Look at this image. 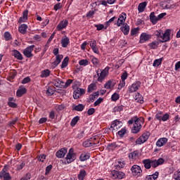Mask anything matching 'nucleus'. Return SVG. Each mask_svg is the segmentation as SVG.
<instances>
[{
  "instance_id": "obj_25",
  "label": "nucleus",
  "mask_w": 180,
  "mask_h": 180,
  "mask_svg": "<svg viewBox=\"0 0 180 180\" xmlns=\"http://www.w3.org/2000/svg\"><path fill=\"white\" fill-rule=\"evenodd\" d=\"M121 32L125 35L127 36L130 32V26L127 25V23H125L123 25L122 27H120Z\"/></svg>"
},
{
  "instance_id": "obj_36",
  "label": "nucleus",
  "mask_w": 180,
  "mask_h": 180,
  "mask_svg": "<svg viewBox=\"0 0 180 180\" xmlns=\"http://www.w3.org/2000/svg\"><path fill=\"white\" fill-rule=\"evenodd\" d=\"M60 43L62 46H68L70 44V38L67 36L62 37Z\"/></svg>"
},
{
  "instance_id": "obj_26",
  "label": "nucleus",
  "mask_w": 180,
  "mask_h": 180,
  "mask_svg": "<svg viewBox=\"0 0 180 180\" xmlns=\"http://www.w3.org/2000/svg\"><path fill=\"white\" fill-rule=\"evenodd\" d=\"M51 75V71L49 69H45L41 72L40 77L41 78H49Z\"/></svg>"
},
{
  "instance_id": "obj_43",
  "label": "nucleus",
  "mask_w": 180,
  "mask_h": 180,
  "mask_svg": "<svg viewBox=\"0 0 180 180\" xmlns=\"http://www.w3.org/2000/svg\"><path fill=\"white\" fill-rule=\"evenodd\" d=\"M83 147H93L92 146V141L90 139H88L87 140L84 141L82 143Z\"/></svg>"
},
{
  "instance_id": "obj_57",
  "label": "nucleus",
  "mask_w": 180,
  "mask_h": 180,
  "mask_svg": "<svg viewBox=\"0 0 180 180\" xmlns=\"http://www.w3.org/2000/svg\"><path fill=\"white\" fill-rule=\"evenodd\" d=\"M95 88H96V85L95 84H91L88 87V92H93V91H95Z\"/></svg>"
},
{
  "instance_id": "obj_22",
  "label": "nucleus",
  "mask_w": 180,
  "mask_h": 180,
  "mask_svg": "<svg viewBox=\"0 0 180 180\" xmlns=\"http://www.w3.org/2000/svg\"><path fill=\"white\" fill-rule=\"evenodd\" d=\"M149 19L152 25H157L158 23V17L155 16V13L154 12L150 13Z\"/></svg>"
},
{
  "instance_id": "obj_10",
  "label": "nucleus",
  "mask_w": 180,
  "mask_h": 180,
  "mask_svg": "<svg viewBox=\"0 0 180 180\" xmlns=\"http://www.w3.org/2000/svg\"><path fill=\"white\" fill-rule=\"evenodd\" d=\"M111 176L113 179H123V178H124V173H123V172L114 170L111 172Z\"/></svg>"
},
{
  "instance_id": "obj_14",
  "label": "nucleus",
  "mask_w": 180,
  "mask_h": 180,
  "mask_svg": "<svg viewBox=\"0 0 180 180\" xmlns=\"http://www.w3.org/2000/svg\"><path fill=\"white\" fill-rule=\"evenodd\" d=\"M164 159L159 158L157 160H150V167L153 168H157L159 165H162L164 164Z\"/></svg>"
},
{
  "instance_id": "obj_45",
  "label": "nucleus",
  "mask_w": 180,
  "mask_h": 180,
  "mask_svg": "<svg viewBox=\"0 0 180 180\" xmlns=\"http://www.w3.org/2000/svg\"><path fill=\"white\" fill-rule=\"evenodd\" d=\"M26 165V162L25 161H22L18 165H16V169L17 171H22L23 168H25V166Z\"/></svg>"
},
{
  "instance_id": "obj_6",
  "label": "nucleus",
  "mask_w": 180,
  "mask_h": 180,
  "mask_svg": "<svg viewBox=\"0 0 180 180\" xmlns=\"http://www.w3.org/2000/svg\"><path fill=\"white\" fill-rule=\"evenodd\" d=\"M131 171L133 176H141V174H143V170L141 167L137 165H134L131 167Z\"/></svg>"
},
{
  "instance_id": "obj_58",
  "label": "nucleus",
  "mask_w": 180,
  "mask_h": 180,
  "mask_svg": "<svg viewBox=\"0 0 180 180\" xmlns=\"http://www.w3.org/2000/svg\"><path fill=\"white\" fill-rule=\"evenodd\" d=\"M91 62L93 63L94 65H98L99 64V60L94 56L91 57Z\"/></svg>"
},
{
  "instance_id": "obj_35",
  "label": "nucleus",
  "mask_w": 180,
  "mask_h": 180,
  "mask_svg": "<svg viewBox=\"0 0 180 180\" xmlns=\"http://www.w3.org/2000/svg\"><path fill=\"white\" fill-rule=\"evenodd\" d=\"M86 176V171H85V169H81L77 178L79 180H84L85 179V177Z\"/></svg>"
},
{
  "instance_id": "obj_31",
  "label": "nucleus",
  "mask_w": 180,
  "mask_h": 180,
  "mask_svg": "<svg viewBox=\"0 0 180 180\" xmlns=\"http://www.w3.org/2000/svg\"><path fill=\"white\" fill-rule=\"evenodd\" d=\"M90 140L92 141L93 147H99V138L98 136L91 137Z\"/></svg>"
},
{
  "instance_id": "obj_2",
  "label": "nucleus",
  "mask_w": 180,
  "mask_h": 180,
  "mask_svg": "<svg viewBox=\"0 0 180 180\" xmlns=\"http://www.w3.org/2000/svg\"><path fill=\"white\" fill-rule=\"evenodd\" d=\"M143 124H144V117H134V126L132 127V133H134L136 134V133H139L140 130H141V127H143Z\"/></svg>"
},
{
  "instance_id": "obj_15",
  "label": "nucleus",
  "mask_w": 180,
  "mask_h": 180,
  "mask_svg": "<svg viewBox=\"0 0 180 180\" xmlns=\"http://www.w3.org/2000/svg\"><path fill=\"white\" fill-rule=\"evenodd\" d=\"M150 39H151L150 34H148L146 32H143L142 34H141L139 43L143 44V43H146V41H148V40H150Z\"/></svg>"
},
{
  "instance_id": "obj_5",
  "label": "nucleus",
  "mask_w": 180,
  "mask_h": 180,
  "mask_svg": "<svg viewBox=\"0 0 180 180\" xmlns=\"http://www.w3.org/2000/svg\"><path fill=\"white\" fill-rule=\"evenodd\" d=\"M0 179L12 180V176H11V174L8 172V166H4L2 170L0 172Z\"/></svg>"
},
{
  "instance_id": "obj_48",
  "label": "nucleus",
  "mask_w": 180,
  "mask_h": 180,
  "mask_svg": "<svg viewBox=\"0 0 180 180\" xmlns=\"http://www.w3.org/2000/svg\"><path fill=\"white\" fill-rule=\"evenodd\" d=\"M69 60H70V58H68V56H66L62 62L61 68H65V67L68 65Z\"/></svg>"
},
{
  "instance_id": "obj_50",
  "label": "nucleus",
  "mask_w": 180,
  "mask_h": 180,
  "mask_svg": "<svg viewBox=\"0 0 180 180\" xmlns=\"http://www.w3.org/2000/svg\"><path fill=\"white\" fill-rule=\"evenodd\" d=\"M124 86H126V80H120L117 89L120 91L122 88H124Z\"/></svg>"
},
{
  "instance_id": "obj_38",
  "label": "nucleus",
  "mask_w": 180,
  "mask_h": 180,
  "mask_svg": "<svg viewBox=\"0 0 180 180\" xmlns=\"http://www.w3.org/2000/svg\"><path fill=\"white\" fill-rule=\"evenodd\" d=\"M158 175H160V173L158 172H155L153 174L147 176L146 179V180H155L157 178H158Z\"/></svg>"
},
{
  "instance_id": "obj_47",
  "label": "nucleus",
  "mask_w": 180,
  "mask_h": 180,
  "mask_svg": "<svg viewBox=\"0 0 180 180\" xmlns=\"http://www.w3.org/2000/svg\"><path fill=\"white\" fill-rule=\"evenodd\" d=\"M79 120V116H76L70 122V126L72 127H74L75 126V124H77V123H78V121Z\"/></svg>"
},
{
  "instance_id": "obj_41",
  "label": "nucleus",
  "mask_w": 180,
  "mask_h": 180,
  "mask_svg": "<svg viewBox=\"0 0 180 180\" xmlns=\"http://www.w3.org/2000/svg\"><path fill=\"white\" fill-rule=\"evenodd\" d=\"M73 109L77 112H82L83 110L85 109V105H84V104H79L77 105H75Z\"/></svg>"
},
{
  "instance_id": "obj_59",
  "label": "nucleus",
  "mask_w": 180,
  "mask_h": 180,
  "mask_svg": "<svg viewBox=\"0 0 180 180\" xmlns=\"http://www.w3.org/2000/svg\"><path fill=\"white\" fill-rule=\"evenodd\" d=\"M104 88H105V89H110V88H112V80L108 81L105 83Z\"/></svg>"
},
{
  "instance_id": "obj_12",
  "label": "nucleus",
  "mask_w": 180,
  "mask_h": 180,
  "mask_svg": "<svg viewBox=\"0 0 180 180\" xmlns=\"http://www.w3.org/2000/svg\"><path fill=\"white\" fill-rule=\"evenodd\" d=\"M33 47H34V46H27L25 49L23 50L22 51V54L27 57V58H30L32 57H33Z\"/></svg>"
},
{
  "instance_id": "obj_63",
  "label": "nucleus",
  "mask_w": 180,
  "mask_h": 180,
  "mask_svg": "<svg viewBox=\"0 0 180 180\" xmlns=\"http://www.w3.org/2000/svg\"><path fill=\"white\" fill-rule=\"evenodd\" d=\"M139 33V28H134L131 30V35L134 36Z\"/></svg>"
},
{
  "instance_id": "obj_42",
  "label": "nucleus",
  "mask_w": 180,
  "mask_h": 180,
  "mask_svg": "<svg viewBox=\"0 0 180 180\" xmlns=\"http://www.w3.org/2000/svg\"><path fill=\"white\" fill-rule=\"evenodd\" d=\"M98 96L99 92H94L93 94L90 95L89 98V102H94Z\"/></svg>"
},
{
  "instance_id": "obj_4",
  "label": "nucleus",
  "mask_w": 180,
  "mask_h": 180,
  "mask_svg": "<svg viewBox=\"0 0 180 180\" xmlns=\"http://www.w3.org/2000/svg\"><path fill=\"white\" fill-rule=\"evenodd\" d=\"M155 119H156V120H158L159 122H167V120L169 119V114H164V112L158 111L155 115Z\"/></svg>"
},
{
  "instance_id": "obj_44",
  "label": "nucleus",
  "mask_w": 180,
  "mask_h": 180,
  "mask_svg": "<svg viewBox=\"0 0 180 180\" xmlns=\"http://www.w3.org/2000/svg\"><path fill=\"white\" fill-rule=\"evenodd\" d=\"M4 38L6 41H9V40H12V34L9 32H5L4 33Z\"/></svg>"
},
{
  "instance_id": "obj_20",
  "label": "nucleus",
  "mask_w": 180,
  "mask_h": 180,
  "mask_svg": "<svg viewBox=\"0 0 180 180\" xmlns=\"http://www.w3.org/2000/svg\"><path fill=\"white\" fill-rule=\"evenodd\" d=\"M26 92H27V89H26V87L20 86L17 90L16 95L17 96L20 98L21 96H23V95H25Z\"/></svg>"
},
{
  "instance_id": "obj_55",
  "label": "nucleus",
  "mask_w": 180,
  "mask_h": 180,
  "mask_svg": "<svg viewBox=\"0 0 180 180\" xmlns=\"http://www.w3.org/2000/svg\"><path fill=\"white\" fill-rule=\"evenodd\" d=\"M89 63V62H88V60H86V59H82V60L79 61V65H83L84 67L88 65Z\"/></svg>"
},
{
  "instance_id": "obj_40",
  "label": "nucleus",
  "mask_w": 180,
  "mask_h": 180,
  "mask_svg": "<svg viewBox=\"0 0 180 180\" xmlns=\"http://www.w3.org/2000/svg\"><path fill=\"white\" fill-rule=\"evenodd\" d=\"M54 92H56V89H54L53 86H48L46 89V95H49V96H51V95H54Z\"/></svg>"
},
{
  "instance_id": "obj_64",
  "label": "nucleus",
  "mask_w": 180,
  "mask_h": 180,
  "mask_svg": "<svg viewBox=\"0 0 180 180\" xmlns=\"http://www.w3.org/2000/svg\"><path fill=\"white\" fill-rule=\"evenodd\" d=\"M31 178V175L29 173H27L25 176H24L22 178H21L20 180H29Z\"/></svg>"
},
{
  "instance_id": "obj_32",
  "label": "nucleus",
  "mask_w": 180,
  "mask_h": 180,
  "mask_svg": "<svg viewBox=\"0 0 180 180\" xmlns=\"http://www.w3.org/2000/svg\"><path fill=\"white\" fill-rule=\"evenodd\" d=\"M91 158V155L89 153H83L79 156L80 161H86Z\"/></svg>"
},
{
  "instance_id": "obj_17",
  "label": "nucleus",
  "mask_w": 180,
  "mask_h": 180,
  "mask_svg": "<svg viewBox=\"0 0 180 180\" xmlns=\"http://www.w3.org/2000/svg\"><path fill=\"white\" fill-rule=\"evenodd\" d=\"M11 56L16 58V60H19V61H22L23 60V55L19 52V51L14 49L11 51Z\"/></svg>"
},
{
  "instance_id": "obj_19",
  "label": "nucleus",
  "mask_w": 180,
  "mask_h": 180,
  "mask_svg": "<svg viewBox=\"0 0 180 180\" xmlns=\"http://www.w3.org/2000/svg\"><path fill=\"white\" fill-rule=\"evenodd\" d=\"M68 26V20H63L59 22L57 25L56 29L58 30H63V29H65Z\"/></svg>"
},
{
  "instance_id": "obj_60",
  "label": "nucleus",
  "mask_w": 180,
  "mask_h": 180,
  "mask_svg": "<svg viewBox=\"0 0 180 180\" xmlns=\"http://www.w3.org/2000/svg\"><path fill=\"white\" fill-rule=\"evenodd\" d=\"M7 105L9 106V108H18V104H16V103L15 102H8Z\"/></svg>"
},
{
  "instance_id": "obj_61",
  "label": "nucleus",
  "mask_w": 180,
  "mask_h": 180,
  "mask_svg": "<svg viewBox=\"0 0 180 180\" xmlns=\"http://www.w3.org/2000/svg\"><path fill=\"white\" fill-rule=\"evenodd\" d=\"M30 81H31L30 77H27L22 80L21 84H29Z\"/></svg>"
},
{
  "instance_id": "obj_46",
  "label": "nucleus",
  "mask_w": 180,
  "mask_h": 180,
  "mask_svg": "<svg viewBox=\"0 0 180 180\" xmlns=\"http://www.w3.org/2000/svg\"><path fill=\"white\" fill-rule=\"evenodd\" d=\"M161 64H162V58L155 59L153 63V67H159V65H161Z\"/></svg>"
},
{
  "instance_id": "obj_34",
  "label": "nucleus",
  "mask_w": 180,
  "mask_h": 180,
  "mask_svg": "<svg viewBox=\"0 0 180 180\" xmlns=\"http://www.w3.org/2000/svg\"><path fill=\"white\" fill-rule=\"evenodd\" d=\"M135 101L138 103H144V98L140 93H137L135 96Z\"/></svg>"
},
{
  "instance_id": "obj_24",
  "label": "nucleus",
  "mask_w": 180,
  "mask_h": 180,
  "mask_svg": "<svg viewBox=\"0 0 180 180\" xmlns=\"http://www.w3.org/2000/svg\"><path fill=\"white\" fill-rule=\"evenodd\" d=\"M67 154V149L65 148H61L60 150H58L56 153V155L58 158H63Z\"/></svg>"
},
{
  "instance_id": "obj_11",
  "label": "nucleus",
  "mask_w": 180,
  "mask_h": 180,
  "mask_svg": "<svg viewBox=\"0 0 180 180\" xmlns=\"http://www.w3.org/2000/svg\"><path fill=\"white\" fill-rule=\"evenodd\" d=\"M75 153H74V150L72 149H70L69 153L67 154L65 158L66 162L68 164H71L72 161H75Z\"/></svg>"
},
{
  "instance_id": "obj_29",
  "label": "nucleus",
  "mask_w": 180,
  "mask_h": 180,
  "mask_svg": "<svg viewBox=\"0 0 180 180\" xmlns=\"http://www.w3.org/2000/svg\"><path fill=\"white\" fill-rule=\"evenodd\" d=\"M139 154H140L139 150H134L129 154V158L136 161L139 158Z\"/></svg>"
},
{
  "instance_id": "obj_33",
  "label": "nucleus",
  "mask_w": 180,
  "mask_h": 180,
  "mask_svg": "<svg viewBox=\"0 0 180 180\" xmlns=\"http://www.w3.org/2000/svg\"><path fill=\"white\" fill-rule=\"evenodd\" d=\"M146 169H150L151 168V159H145L142 161Z\"/></svg>"
},
{
  "instance_id": "obj_27",
  "label": "nucleus",
  "mask_w": 180,
  "mask_h": 180,
  "mask_svg": "<svg viewBox=\"0 0 180 180\" xmlns=\"http://www.w3.org/2000/svg\"><path fill=\"white\" fill-rule=\"evenodd\" d=\"M27 25L26 24H21L18 27V32L21 33V34H26L27 33Z\"/></svg>"
},
{
  "instance_id": "obj_52",
  "label": "nucleus",
  "mask_w": 180,
  "mask_h": 180,
  "mask_svg": "<svg viewBox=\"0 0 180 180\" xmlns=\"http://www.w3.org/2000/svg\"><path fill=\"white\" fill-rule=\"evenodd\" d=\"M119 94L117 93H114L112 96H111V100L113 101V102H116V101H119Z\"/></svg>"
},
{
  "instance_id": "obj_21",
  "label": "nucleus",
  "mask_w": 180,
  "mask_h": 180,
  "mask_svg": "<svg viewBox=\"0 0 180 180\" xmlns=\"http://www.w3.org/2000/svg\"><path fill=\"white\" fill-rule=\"evenodd\" d=\"M52 84L56 88H63L64 86V82L61 81L59 78L53 79Z\"/></svg>"
},
{
  "instance_id": "obj_53",
  "label": "nucleus",
  "mask_w": 180,
  "mask_h": 180,
  "mask_svg": "<svg viewBox=\"0 0 180 180\" xmlns=\"http://www.w3.org/2000/svg\"><path fill=\"white\" fill-rule=\"evenodd\" d=\"M128 77H129V74L127 73V72L124 71L121 75V80L126 81Z\"/></svg>"
},
{
  "instance_id": "obj_16",
  "label": "nucleus",
  "mask_w": 180,
  "mask_h": 180,
  "mask_svg": "<svg viewBox=\"0 0 180 180\" xmlns=\"http://www.w3.org/2000/svg\"><path fill=\"white\" fill-rule=\"evenodd\" d=\"M123 126V122L119 121V120H115L112 122L110 130H115V129H120Z\"/></svg>"
},
{
  "instance_id": "obj_13",
  "label": "nucleus",
  "mask_w": 180,
  "mask_h": 180,
  "mask_svg": "<svg viewBox=\"0 0 180 180\" xmlns=\"http://www.w3.org/2000/svg\"><path fill=\"white\" fill-rule=\"evenodd\" d=\"M84 94H85V90L84 89L77 88V89L74 91L73 98L74 99H79Z\"/></svg>"
},
{
  "instance_id": "obj_51",
  "label": "nucleus",
  "mask_w": 180,
  "mask_h": 180,
  "mask_svg": "<svg viewBox=\"0 0 180 180\" xmlns=\"http://www.w3.org/2000/svg\"><path fill=\"white\" fill-rule=\"evenodd\" d=\"M124 109V105H118L114 108L115 112H123Z\"/></svg>"
},
{
  "instance_id": "obj_28",
  "label": "nucleus",
  "mask_w": 180,
  "mask_h": 180,
  "mask_svg": "<svg viewBox=\"0 0 180 180\" xmlns=\"http://www.w3.org/2000/svg\"><path fill=\"white\" fill-rule=\"evenodd\" d=\"M146 7H147V1H143V2L140 3L138 6L139 13H142V12H144Z\"/></svg>"
},
{
  "instance_id": "obj_56",
  "label": "nucleus",
  "mask_w": 180,
  "mask_h": 180,
  "mask_svg": "<svg viewBox=\"0 0 180 180\" xmlns=\"http://www.w3.org/2000/svg\"><path fill=\"white\" fill-rule=\"evenodd\" d=\"M173 178L175 180H180V171H176L173 175Z\"/></svg>"
},
{
  "instance_id": "obj_7",
  "label": "nucleus",
  "mask_w": 180,
  "mask_h": 180,
  "mask_svg": "<svg viewBox=\"0 0 180 180\" xmlns=\"http://www.w3.org/2000/svg\"><path fill=\"white\" fill-rule=\"evenodd\" d=\"M149 137H150V132H145L139 138H138L136 140V144H139V145L143 144L146 143L147 140H148Z\"/></svg>"
},
{
  "instance_id": "obj_54",
  "label": "nucleus",
  "mask_w": 180,
  "mask_h": 180,
  "mask_svg": "<svg viewBox=\"0 0 180 180\" xmlns=\"http://www.w3.org/2000/svg\"><path fill=\"white\" fill-rule=\"evenodd\" d=\"M94 27H96V30H105V25L103 24H96L94 25Z\"/></svg>"
},
{
  "instance_id": "obj_1",
  "label": "nucleus",
  "mask_w": 180,
  "mask_h": 180,
  "mask_svg": "<svg viewBox=\"0 0 180 180\" xmlns=\"http://www.w3.org/2000/svg\"><path fill=\"white\" fill-rule=\"evenodd\" d=\"M155 36L158 37V39H161L160 41L161 43H167V41H169L171 30H167L164 33H162V31L156 30Z\"/></svg>"
},
{
  "instance_id": "obj_30",
  "label": "nucleus",
  "mask_w": 180,
  "mask_h": 180,
  "mask_svg": "<svg viewBox=\"0 0 180 180\" xmlns=\"http://www.w3.org/2000/svg\"><path fill=\"white\" fill-rule=\"evenodd\" d=\"M124 165H126L124 161L122 159H119L117 162V165H115V169H122V168H124Z\"/></svg>"
},
{
  "instance_id": "obj_62",
  "label": "nucleus",
  "mask_w": 180,
  "mask_h": 180,
  "mask_svg": "<svg viewBox=\"0 0 180 180\" xmlns=\"http://www.w3.org/2000/svg\"><path fill=\"white\" fill-rule=\"evenodd\" d=\"M91 49L94 53H96V54H99V49L98 48V46H91Z\"/></svg>"
},
{
  "instance_id": "obj_49",
  "label": "nucleus",
  "mask_w": 180,
  "mask_h": 180,
  "mask_svg": "<svg viewBox=\"0 0 180 180\" xmlns=\"http://www.w3.org/2000/svg\"><path fill=\"white\" fill-rule=\"evenodd\" d=\"M126 133H127V129H126V127H124L117 132V134L120 136V137H124V134Z\"/></svg>"
},
{
  "instance_id": "obj_18",
  "label": "nucleus",
  "mask_w": 180,
  "mask_h": 180,
  "mask_svg": "<svg viewBox=\"0 0 180 180\" xmlns=\"http://www.w3.org/2000/svg\"><path fill=\"white\" fill-rule=\"evenodd\" d=\"M28 15H29V11L28 10H25L22 13V16L20 17L18 20V23H25L26 20L28 19Z\"/></svg>"
},
{
  "instance_id": "obj_3",
  "label": "nucleus",
  "mask_w": 180,
  "mask_h": 180,
  "mask_svg": "<svg viewBox=\"0 0 180 180\" xmlns=\"http://www.w3.org/2000/svg\"><path fill=\"white\" fill-rule=\"evenodd\" d=\"M109 70H110V68L106 67L105 69L101 70V73H99V70L96 71L97 72V81L98 82H103V80L106 77L109 75Z\"/></svg>"
},
{
  "instance_id": "obj_39",
  "label": "nucleus",
  "mask_w": 180,
  "mask_h": 180,
  "mask_svg": "<svg viewBox=\"0 0 180 180\" xmlns=\"http://www.w3.org/2000/svg\"><path fill=\"white\" fill-rule=\"evenodd\" d=\"M82 46H96V41L94 39H90L89 41H84L82 44Z\"/></svg>"
},
{
  "instance_id": "obj_8",
  "label": "nucleus",
  "mask_w": 180,
  "mask_h": 180,
  "mask_svg": "<svg viewBox=\"0 0 180 180\" xmlns=\"http://www.w3.org/2000/svg\"><path fill=\"white\" fill-rule=\"evenodd\" d=\"M141 86V82H135L131 86L128 87V92L129 94H133V92H136L139 91V89Z\"/></svg>"
},
{
  "instance_id": "obj_37",
  "label": "nucleus",
  "mask_w": 180,
  "mask_h": 180,
  "mask_svg": "<svg viewBox=\"0 0 180 180\" xmlns=\"http://www.w3.org/2000/svg\"><path fill=\"white\" fill-rule=\"evenodd\" d=\"M63 55H57L55 61L53 63V65H55V67H57L60 63H61V60H63Z\"/></svg>"
},
{
  "instance_id": "obj_9",
  "label": "nucleus",
  "mask_w": 180,
  "mask_h": 180,
  "mask_svg": "<svg viewBox=\"0 0 180 180\" xmlns=\"http://www.w3.org/2000/svg\"><path fill=\"white\" fill-rule=\"evenodd\" d=\"M127 18V15L126 14V13H122L120 15L119 18L117 19V26L118 27H120V26H122V25H124L125 22H126V19Z\"/></svg>"
},
{
  "instance_id": "obj_23",
  "label": "nucleus",
  "mask_w": 180,
  "mask_h": 180,
  "mask_svg": "<svg viewBox=\"0 0 180 180\" xmlns=\"http://www.w3.org/2000/svg\"><path fill=\"white\" fill-rule=\"evenodd\" d=\"M168 143V139L167 138H160L156 142L157 147H162Z\"/></svg>"
}]
</instances>
